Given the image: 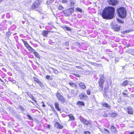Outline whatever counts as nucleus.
<instances>
[{
    "label": "nucleus",
    "instance_id": "f257e3e1",
    "mask_svg": "<svg viewBox=\"0 0 134 134\" xmlns=\"http://www.w3.org/2000/svg\"><path fill=\"white\" fill-rule=\"evenodd\" d=\"M115 12L114 7L111 6L107 7L103 10L101 16L103 19H111L114 17Z\"/></svg>",
    "mask_w": 134,
    "mask_h": 134
},
{
    "label": "nucleus",
    "instance_id": "f03ea898",
    "mask_svg": "<svg viewBox=\"0 0 134 134\" xmlns=\"http://www.w3.org/2000/svg\"><path fill=\"white\" fill-rule=\"evenodd\" d=\"M116 12L119 17L121 18H125L126 16L127 13L126 10L123 7L118 8L116 10Z\"/></svg>",
    "mask_w": 134,
    "mask_h": 134
},
{
    "label": "nucleus",
    "instance_id": "7ed1b4c3",
    "mask_svg": "<svg viewBox=\"0 0 134 134\" xmlns=\"http://www.w3.org/2000/svg\"><path fill=\"white\" fill-rule=\"evenodd\" d=\"M74 11L73 7H71L66 9L63 10L62 13H63L65 16H68L71 15Z\"/></svg>",
    "mask_w": 134,
    "mask_h": 134
},
{
    "label": "nucleus",
    "instance_id": "20e7f679",
    "mask_svg": "<svg viewBox=\"0 0 134 134\" xmlns=\"http://www.w3.org/2000/svg\"><path fill=\"white\" fill-rule=\"evenodd\" d=\"M56 96L58 100L60 101L61 103H64L66 102V100L65 98L58 91L56 93Z\"/></svg>",
    "mask_w": 134,
    "mask_h": 134
},
{
    "label": "nucleus",
    "instance_id": "39448f33",
    "mask_svg": "<svg viewBox=\"0 0 134 134\" xmlns=\"http://www.w3.org/2000/svg\"><path fill=\"white\" fill-rule=\"evenodd\" d=\"M21 40L23 42L26 48L28 51L31 52H32L34 50V49L29 45L26 41L23 39H21Z\"/></svg>",
    "mask_w": 134,
    "mask_h": 134
},
{
    "label": "nucleus",
    "instance_id": "423d86ee",
    "mask_svg": "<svg viewBox=\"0 0 134 134\" xmlns=\"http://www.w3.org/2000/svg\"><path fill=\"white\" fill-rule=\"evenodd\" d=\"M41 3L39 0H37L35 1L32 3L31 6V9H32L37 8L39 6Z\"/></svg>",
    "mask_w": 134,
    "mask_h": 134
},
{
    "label": "nucleus",
    "instance_id": "0eeeda50",
    "mask_svg": "<svg viewBox=\"0 0 134 134\" xmlns=\"http://www.w3.org/2000/svg\"><path fill=\"white\" fill-rule=\"evenodd\" d=\"M107 2L109 5L113 6L116 5L119 3L118 0H107Z\"/></svg>",
    "mask_w": 134,
    "mask_h": 134
},
{
    "label": "nucleus",
    "instance_id": "6e6552de",
    "mask_svg": "<svg viewBox=\"0 0 134 134\" xmlns=\"http://www.w3.org/2000/svg\"><path fill=\"white\" fill-rule=\"evenodd\" d=\"M104 82V80L102 78H100L98 81V84L100 88L102 90H103V85Z\"/></svg>",
    "mask_w": 134,
    "mask_h": 134
},
{
    "label": "nucleus",
    "instance_id": "1a4fd4ad",
    "mask_svg": "<svg viewBox=\"0 0 134 134\" xmlns=\"http://www.w3.org/2000/svg\"><path fill=\"white\" fill-rule=\"evenodd\" d=\"M80 121L84 125H91V123L87 120L82 118L80 119Z\"/></svg>",
    "mask_w": 134,
    "mask_h": 134
},
{
    "label": "nucleus",
    "instance_id": "9d476101",
    "mask_svg": "<svg viewBox=\"0 0 134 134\" xmlns=\"http://www.w3.org/2000/svg\"><path fill=\"white\" fill-rule=\"evenodd\" d=\"M120 26H118L116 24L113 25L112 26V28L115 31H118L120 29Z\"/></svg>",
    "mask_w": 134,
    "mask_h": 134
},
{
    "label": "nucleus",
    "instance_id": "9b49d317",
    "mask_svg": "<svg viewBox=\"0 0 134 134\" xmlns=\"http://www.w3.org/2000/svg\"><path fill=\"white\" fill-rule=\"evenodd\" d=\"M50 32L52 33L54 32L53 31H50L49 30H43L42 31V35L44 37H47V36L49 33Z\"/></svg>",
    "mask_w": 134,
    "mask_h": 134
},
{
    "label": "nucleus",
    "instance_id": "f8f14e48",
    "mask_svg": "<svg viewBox=\"0 0 134 134\" xmlns=\"http://www.w3.org/2000/svg\"><path fill=\"white\" fill-rule=\"evenodd\" d=\"M127 113L130 115H133V111L132 108L131 106H129L127 107Z\"/></svg>",
    "mask_w": 134,
    "mask_h": 134
},
{
    "label": "nucleus",
    "instance_id": "ddd939ff",
    "mask_svg": "<svg viewBox=\"0 0 134 134\" xmlns=\"http://www.w3.org/2000/svg\"><path fill=\"white\" fill-rule=\"evenodd\" d=\"M130 82H131V84H130V85L131 86H132V85L131 84V83L132 84V82L131 81H128L127 80H124V81L122 82L121 84V85L122 86L125 87L126 86H127L128 84H129L128 83Z\"/></svg>",
    "mask_w": 134,
    "mask_h": 134
},
{
    "label": "nucleus",
    "instance_id": "4468645a",
    "mask_svg": "<svg viewBox=\"0 0 134 134\" xmlns=\"http://www.w3.org/2000/svg\"><path fill=\"white\" fill-rule=\"evenodd\" d=\"M54 126L59 129H61L63 127V126L58 122H55L54 124Z\"/></svg>",
    "mask_w": 134,
    "mask_h": 134
},
{
    "label": "nucleus",
    "instance_id": "2eb2a0df",
    "mask_svg": "<svg viewBox=\"0 0 134 134\" xmlns=\"http://www.w3.org/2000/svg\"><path fill=\"white\" fill-rule=\"evenodd\" d=\"M33 79H34V80L35 82L38 83L40 86L43 85V84L36 77H33Z\"/></svg>",
    "mask_w": 134,
    "mask_h": 134
},
{
    "label": "nucleus",
    "instance_id": "dca6fc26",
    "mask_svg": "<svg viewBox=\"0 0 134 134\" xmlns=\"http://www.w3.org/2000/svg\"><path fill=\"white\" fill-rule=\"evenodd\" d=\"M110 130L112 133H115L117 132V130L116 128L113 125L111 126L110 128Z\"/></svg>",
    "mask_w": 134,
    "mask_h": 134
},
{
    "label": "nucleus",
    "instance_id": "f3484780",
    "mask_svg": "<svg viewBox=\"0 0 134 134\" xmlns=\"http://www.w3.org/2000/svg\"><path fill=\"white\" fill-rule=\"evenodd\" d=\"M54 106L55 108L58 111H60L61 110V108L59 107L58 103L57 102H55L54 103Z\"/></svg>",
    "mask_w": 134,
    "mask_h": 134
},
{
    "label": "nucleus",
    "instance_id": "a211bd4d",
    "mask_svg": "<svg viewBox=\"0 0 134 134\" xmlns=\"http://www.w3.org/2000/svg\"><path fill=\"white\" fill-rule=\"evenodd\" d=\"M76 104L78 106L80 107H81L82 106H85V103L84 102H83L81 101H78L77 102Z\"/></svg>",
    "mask_w": 134,
    "mask_h": 134
},
{
    "label": "nucleus",
    "instance_id": "6ab92c4d",
    "mask_svg": "<svg viewBox=\"0 0 134 134\" xmlns=\"http://www.w3.org/2000/svg\"><path fill=\"white\" fill-rule=\"evenodd\" d=\"M79 86L81 88L83 89H85L86 88V87L84 84L82 82H80L79 84Z\"/></svg>",
    "mask_w": 134,
    "mask_h": 134
},
{
    "label": "nucleus",
    "instance_id": "aec40b11",
    "mask_svg": "<svg viewBox=\"0 0 134 134\" xmlns=\"http://www.w3.org/2000/svg\"><path fill=\"white\" fill-rule=\"evenodd\" d=\"M128 90L126 89H125L124 90L123 92H122V95L124 96V97H129V96L128 95V93L127 92H128Z\"/></svg>",
    "mask_w": 134,
    "mask_h": 134
},
{
    "label": "nucleus",
    "instance_id": "412c9836",
    "mask_svg": "<svg viewBox=\"0 0 134 134\" xmlns=\"http://www.w3.org/2000/svg\"><path fill=\"white\" fill-rule=\"evenodd\" d=\"M102 105L103 107L108 108L109 109H110L111 108L110 106L107 103L105 102H104L102 103Z\"/></svg>",
    "mask_w": 134,
    "mask_h": 134
},
{
    "label": "nucleus",
    "instance_id": "4be33fe9",
    "mask_svg": "<svg viewBox=\"0 0 134 134\" xmlns=\"http://www.w3.org/2000/svg\"><path fill=\"white\" fill-rule=\"evenodd\" d=\"M110 117L111 118H114L117 115V113L115 112H112L109 114Z\"/></svg>",
    "mask_w": 134,
    "mask_h": 134
},
{
    "label": "nucleus",
    "instance_id": "5701e85b",
    "mask_svg": "<svg viewBox=\"0 0 134 134\" xmlns=\"http://www.w3.org/2000/svg\"><path fill=\"white\" fill-rule=\"evenodd\" d=\"M80 99H82L83 98H88V96L85 94H81L79 96Z\"/></svg>",
    "mask_w": 134,
    "mask_h": 134
},
{
    "label": "nucleus",
    "instance_id": "b1692460",
    "mask_svg": "<svg viewBox=\"0 0 134 134\" xmlns=\"http://www.w3.org/2000/svg\"><path fill=\"white\" fill-rule=\"evenodd\" d=\"M70 93L71 95L75 96L77 95V92L74 90H71Z\"/></svg>",
    "mask_w": 134,
    "mask_h": 134
},
{
    "label": "nucleus",
    "instance_id": "393cba45",
    "mask_svg": "<svg viewBox=\"0 0 134 134\" xmlns=\"http://www.w3.org/2000/svg\"><path fill=\"white\" fill-rule=\"evenodd\" d=\"M68 116L69 117V121L74 120L75 119V118L73 115L71 114H70L68 115Z\"/></svg>",
    "mask_w": 134,
    "mask_h": 134
},
{
    "label": "nucleus",
    "instance_id": "a878e982",
    "mask_svg": "<svg viewBox=\"0 0 134 134\" xmlns=\"http://www.w3.org/2000/svg\"><path fill=\"white\" fill-rule=\"evenodd\" d=\"M28 96L35 103H37V101L35 99L34 97L33 96V95L30 94V95H29V94H28Z\"/></svg>",
    "mask_w": 134,
    "mask_h": 134
},
{
    "label": "nucleus",
    "instance_id": "bb28decb",
    "mask_svg": "<svg viewBox=\"0 0 134 134\" xmlns=\"http://www.w3.org/2000/svg\"><path fill=\"white\" fill-rule=\"evenodd\" d=\"M33 53L34 54L35 56L36 57V58H38L39 59L40 58V55L37 52H35Z\"/></svg>",
    "mask_w": 134,
    "mask_h": 134
},
{
    "label": "nucleus",
    "instance_id": "cd10ccee",
    "mask_svg": "<svg viewBox=\"0 0 134 134\" xmlns=\"http://www.w3.org/2000/svg\"><path fill=\"white\" fill-rule=\"evenodd\" d=\"M69 84L70 86L72 87H76L77 86V85L76 84L73 82H69Z\"/></svg>",
    "mask_w": 134,
    "mask_h": 134
},
{
    "label": "nucleus",
    "instance_id": "c85d7f7f",
    "mask_svg": "<svg viewBox=\"0 0 134 134\" xmlns=\"http://www.w3.org/2000/svg\"><path fill=\"white\" fill-rule=\"evenodd\" d=\"M70 4L71 7L73 6L75 4V2L73 1H70Z\"/></svg>",
    "mask_w": 134,
    "mask_h": 134
},
{
    "label": "nucleus",
    "instance_id": "c756f323",
    "mask_svg": "<svg viewBox=\"0 0 134 134\" xmlns=\"http://www.w3.org/2000/svg\"><path fill=\"white\" fill-rule=\"evenodd\" d=\"M64 8V7L61 5H59L58 8V9L59 10H62Z\"/></svg>",
    "mask_w": 134,
    "mask_h": 134
},
{
    "label": "nucleus",
    "instance_id": "7c9ffc66",
    "mask_svg": "<svg viewBox=\"0 0 134 134\" xmlns=\"http://www.w3.org/2000/svg\"><path fill=\"white\" fill-rule=\"evenodd\" d=\"M51 108L53 110V112H54V113L56 115H58V114L57 112L56 111V110L54 109V107L52 106V107H51Z\"/></svg>",
    "mask_w": 134,
    "mask_h": 134
},
{
    "label": "nucleus",
    "instance_id": "2f4dec72",
    "mask_svg": "<svg viewBox=\"0 0 134 134\" xmlns=\"http://www.w3.org/2000/svg\"><path fill=\"white\" fill-rule=\"evenodd\" d=\"M46 79L48 80L50 79L51 80L53 79V78H50V76L49 75H46Z\"/></svg>",
    "mask_w": 134,
    "mask_h": 134
},
{
    "label": "nucleus",
    "instance_id": "473e14b6",
    "mask_svg": "<svg viewBox=\"0 0 134 134\" xmlns=\"http://www.w3.org/2000/svg\"><path fill=\"white\" fill-rule=\"evenodd\" d=\"M76 10L77 12H82V10L79 7H77L76 9Z\"/></svg>",
    "mask_w": 134,
    "mask_h": 134
},
{
    "label": "nucleus",
    "instance_id": "72a5a7b5",
    "mask_svg": "<svg viewBox=\"0 0 134 134\" xmlns=\"http://www.w3.org/2000/svg\"><path fill=\"white\" fill-rule=\"evenodd\" d=\"M63 28H65L66 30L68 31H70L71 30V29L70 27H67L66 26H65V27H64Z\"/></svg>",
    "mask_w": 134,
    "mask_h": 134
},
{
    "label": "nucleus",
    "instance_id": "f704fd0d",
    "mask_svg": "<svg viewBox=\"0 0 134 134\" xmlns=\"http://www.w3.org/2000/svg\"><path fill=\"white\" fill-rule=\"evenodd\" d=\"M117 20L118 22L120 23L123 24L124 23V21H123L121 20L119 18H117Z\"/></svg>",
    "mask_w": 134,
    "mask_h": 134
},
{
    "label": "nucleus",
    "instance_id": "c9c22d12",
    "mask_svg": "<svg viewBox=\"0 0 134 134\" xmlns=\"http://www.w3.org/2000/svg\"><path fill=\"white\" fill-rule=\"evenodd\" d=\"M129 32V31L128 30H125L123 31H121V33L122 34H125V33H127L128 32Z\"/></svg>",
    "mask_w": 134,
    "mask_h": 134
},
{
    "label": "nucleus",
    "instance_id": "e433bc0d",
    "mask_svg": "<svg viewBox=\"0 0 134 134\" xmlns=\"http://www.w3.org/2000/svg\"><path fill=\"white\" fill-rule=\"evenodd\" d=\"M53 72L55 74H57L58 73V71L57 70L53 68Z\"/></svg>",
    "mask_w": 134,
    "mask_h": 134
},
{
    "label": "nucleus",
    "instance_id": "4c0bfd02",
    "mask_svg": "<svg viewBox=\"0 0 134 134\" xmlns=\"http://www.w3.org/2000/svg\"><path fill=\"white\" fill-rule=\"evenodd\" d=\"M27 116L29 120H33L32 118H31V116L30 115L28 114L27 115Z\"/></svg>",
    "mask_w": 134,
    "mask_h": 134
},
{
    "label": "nucleus",
    "instance_id": "58836bf2",
    "mask_svg": "<svg viewBox=\"0 0 134 134\" xmlns=\"http://www.w3.org/2000/svg\"><path fill=\"white\" fill-rule=\"evenodd\" d=\"M84 134H90L91 133L90 131H84Z\"/></svg>",
    "mask_w": 134,
    "mask_h": 134
},
{
    "label": "nucleus",
    "instance_id": "ea45409f",
    "mask_svg": "<svg viewBox=\"0 0 134 134\" xmlns=\"http://www.w3.org/2000/svg\"><path fill=\"white\" fill-rule=\"evenodd\" d=\"M11 32H7L6 35L7 37H9L11 35Z\"/></svg>",
    "mask_w": 134,
    "mask_h": 134
},
{
    "label": "nucleus",
    "instance_id": "a19ab883",
    "mask_svg": "<svg viewBox=\"0 0 134 134\" xmlns=\"http://www.w3.org/2000/svg\"><path fill=\"white\" fill-rule=\"evenodd\" d=\"M86 92L87 94L88 95H90L91 94V92L90 90H87Z\"/></svg>",
    "mask_w": 134,
    "mask_h": 134
},
{
    "label": "nucleus",
    "instance_id": "79ce46f5",
    "mask_svg": "<svg viewBox=\"0 0 134 134\" xmlns=\"http://www.w3.org/2000/svg\"><path fill=\"white\" fill-rule=\"evenodd\" d=\"M73 74L75 76L77 77H80V75L79 74Z\"/></svg>",
    "mask_w": 134,
    "mask_h": 134
},
{
    "label": "nucleus",
    "instance_id": "37998d69",
    "mask_svg": "<svg viewBox=\"0 0 134 134\" xmlns=\"http://www.w3.org/2000/svg\"><path fill=\"white\" fill-rule=\"evenodd\" d=\"M68 0H62V3H67Z\"/></svg>",
    "mask_w": 134,
    "mask_h": 134
},
{
    "label": "nucleus",
    "instance_id": "c03bdc74",
    "mask_svg": "<svg viewBox=\"0 0 134 134\" xmlns=\"http://www.w3.org/2000/svg\"><path fill=\"white\" fill-rule=\"evenodd\" d=\"M104 131L105 132H107L108 133H110V132L108 130H107V129H104Z\"/></svg>",
    "mask_w": 134,
    "mask_h": 134
},
{
    "label": "nucleus",
    "instance_id": "a18cd8bd",
    "mask_svg": "<svg viewBox=\"0 0 134 134\" xmlns=\"http://www.w3.org/2000/svg\"><path fill=\"white\" fill-rule=\"evenodd\" d=\"M102 64H100L96 63V66H98V67H101L102 66Z\"/></svg>",
    "mask_w": 134,
    "mask_h": 134
},
{
    "label": "nucleus",
    "instance_id": "49530a36",
    "mask_svg": "<svg viewBox=\"0 0 134 134\" xmlns=\"http://www.w3.org/2000/svg\"><path fill=\"white\" fill-rule=\"evenodd\" d=\"M91 64L93 65H94V66H96V63H93V62H91Z\"/></svg>",
    "mask_w": 134,
    "mask_h": 134
},
{
    "label": "nucleus",
    "instance_id": "de8ad7c7",
    "mask_svg": "<svg viewBox=\"0 0 134 134\" xmlns=\"http://www.w3.org/2000/svg\"><path fill=\"white\" fill-rule=\"evenodd\" d=\"M28 101L29 102H31V103H32L33 104L35 105V103L33 102L31 100H28Z\"/></svg>",
    "mask_w": 134,
    "mask_h": 134
},
{
    "label": "nucleus",
    "instance_id": "09e8293b",
    "mask_svg": "<svg viewBox=\"0 0 134 134\" xmlns=\"http://www.w3.org/2000/svg\"><path fill=\"white\" fill-rule=\"evenodd\" d=\"M129 134H134V131H133L130 132Z\"/></svg>",
    "mask_w": 134,
    "mask_h": 134
},
{
    "label": "nucleus",
    "instance_id": "8fccbe9b",
    "mask_svg": "<svg viewBox=\"0 0 134 134\" xmlns=\"http://www.w3.org/2000/svg\"><path fill=\"white\" fill-rule=\"evenodd\" d=\"M47 128L48 129H50V125H48L47 126Z\"/></svg>",
    "mask_w": 134,
    "mask_h": 134
},
{
    "label": "nucleus",
    "instance_id": "3c124183",
    "mask_svg": "<svg viewBox=\"0 0 134 134\" xmlns=\"http://www.w3.org/2000/svg\"><path fill=\"white\" fill-rule=\"evenodd\" d=\"M76 67L77 68H80L81 67L80 66H76Z\"/></svg>",
    "mask_w": 134,
    "mask_h": 134
},
{
    "label": "nucleus",
    "instance_id": "603ef678",
    "mask_svg": "<svg viewBox=\"0 0 134 134\" xmlns=\"http://www.w3.org/2000/svg\"><path fill=\"white\" fill-rule=\"evenodd\" d=\"M42 106L43 107H45V105L44 104H43L42 105Z\"/></svg>",
    "mask_w": 134,
    "mask_h": 134
},
{
    "label": "nucleus",
    "instance_id": "864d4df0",
    "mask_svg": "<svg viewBox=\"0 0 134 134\" xmlns=\"http://www.w3.org/2000/svg\"><path fill=\"white\" fill-rule=\"evenodd\" d=\"M3 0H0V2H1V1H2Z\"/></svg>",
    "mask_w": 134,
    "mask_h": 134
},
{
    "label": "nucleus",
    "instance_id": "5fc2aeb1",
    "mask_svg": "<svg viewBox=\"0 0 134 134\" xmlns=\"http://www.w3.org/2000/svg\"><path fill=\"white\" fill-rule=\"evenodd\" d=\"M105 88H104V90H105Z\"/></svg>",
    "mask_w": 134,
    "mask_h": 134
}]
</instances>
